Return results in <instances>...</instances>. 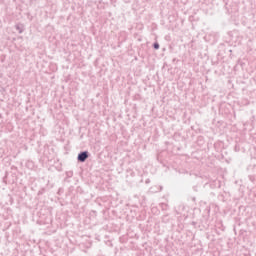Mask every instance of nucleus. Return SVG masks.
<instances>
[{
	"label": "nucleus",
	"mask_w": 256,
	"mask_h": 256,
	"mask_svg": "<svg viewBox=\"0 0 256 256\" xmlns=\"http://www.w3.org/2000/svg\"><path fill=\"white\" fill-rule=\"evenodd\" d=\"M87 157H89V155H87V152H82L78 155V160L83 163L87 159Z\"/></svg>",
	"instance_id": "nucleus-1"
},
{
	"label": "nucleus",
	"mask_w": 256,
	"mask_h": 256,
	"mask_svg": "<svg viewBox=\"0 0 256 256\" xmlns=\"http://www.w3.org/2000/svg\"><path fill=\"white\" fill-rule=\"evenodd\" d=\"M154 48H155V49H159V44H157V43L154 44Z\"/></svg>",
	"instance_id": "nucleus-2"
}]
</instances>
